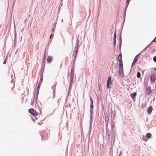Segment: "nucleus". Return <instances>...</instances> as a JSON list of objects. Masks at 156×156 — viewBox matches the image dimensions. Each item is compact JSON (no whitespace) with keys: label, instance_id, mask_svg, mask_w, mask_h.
Instances as JSON below:
<instances>
[{"label":"nucleus","instance_id":"f3484780","mask_svg":"<svg viewBox=\"0 0 156 156\" xmlns=\"http://www.w3.org/2000/svg\"><path fill=\"white\" fill-rule=\"evenodd\" d=\"M43 79V77L42 76H41L40 77V80L39 82V84H41L42 82Z\"/></svg>","mask_w":156,"mask_h":156},{"label":"nucleus","instance_id":"20e7f679","mask_svg":"<svg viewBox=\"0 0 156 156\" xmlns=\"http://www.w3.org/2000/svg\"><path fill=\"white\" fill-rule=\"evenodd\" d=\"M111 77L110 76H109L108 78V80H107V87L108 88H109L110 87H109V86L110 84H111L112 83H111Z\"/></svg>","mask_w":156,"mask_h":156},{"label":"nucleus","instance_id":"0eeeda50","mask_svg":"<svg viewBox=\"0 0 156 156\" xmlns=\"http://www.w3.org/2000/svg\"><path fill=\"white\" fill-rule=\"evenodd\" d=\"M42 137L45 139H47L48 137L47 133H43L42 135Z\"/></svg>","mask_w":156,"mask_h":156},{"label":"nucleus","instance_id":"4468645a","mask_svg":"<svg viewBox=\"0 0 156 156\" xmlns=\"http://www.w3.org/2000/svg\"><path fill=\"white\" fill-rule=\"evenodd\" d=\"M123 73V68L120 69H119V73L121 75H122Z\"/></svg>","mask_w":156,"mask_h":156},{"label":"nucleus","instance_id":"f03ea898","mask_svg":"<svg viewBox=\"0 0 156 156\" xmlns=\"http://www.w3.org/2000/svg\"><path fill=\"white\" fill-rule=\"evenodd\" d=\"M156 73H153L151 74V76L150 79L151 80L152 82H154L155 81L156 79V76L155 74Z\"/></svg>","mask_w":156,"mask_h":156},{"label":"nucleus","instance_id":"6e6552de","mask_svg":"<svg viewBox=\"0 0 156 156\" xmlns=\"http://www.w3.org/2000/svg\"><path fill=\"white\" fill-rule=\"evenodd\" d=\"M152 110V106L149 107L147 110V112L148 114H150L151 113Z\"/></svg>","mask_w":156,"mask_h":156},{"label":"nucleus","instance_id":"c756f323","mask_svg":"<svg viewBox=\"0 0 156 156\" xmlns=\"http://www.w3.org/2000/svg\"><path fill=\"white\" fill-rule=\"evenodd\" d=\"M13 87H12V88L11 89V90H12V89L13 88L14 86V84H13Z\"/></svg>","mask_w":156,"mask_h":156},{"label":"nucleus","instance_id":"dca6fc26","mask_svg":"<svg viewBox=\"0 0 156 156\" xmlns=\"http://www.w3.org/2000/svg\"><path fill=\"white\" fill-rule=\"evenodd\" d=\"M119 67L120 69L123 68V65L122 62H120L119 64Z\"/></svg>","mask_w":156,"mask_h":156},{"label":"nucleus","instance_id":"9d476101","mask_svg":"<svg viewBox=\"0 0 156 156\" xmlns=\"http://www.w3.org/2000/svg\"><path fill=\"white\" fill-rule=\"evenodd\" d=\"M122 55L121 54H120L119 55V56L118 57V60L119 61V62H122Z\"/></svg>","mask_w":156,"mask_h":156},{"label":"nucleus","instance_id":"423d86ee","mask_svg":"<svg viewBox=\"0 0 156 156\" xmlns=\"http://www.w3.org/2000/svg\"><path fill=\"white\" fill-rule=\"evenodd\" d=\"M74 72L72 71L70 73V82L71 83H73V81L74 79Z\"/></svg>","mask_w":156,"mask_h":156},{"label":"nucleus","instance_id":"39448f33","mask_svg":"<svg viewBox=\"0 0 156 156\" xmlns=\"http://www.w3.org/2000/svg\"><path fill=\"white\" fill-rule=\"evenodd\" d=\"M77 51H78V49L77 48H76V49H75L74 51L73 52V56H74V60H75L76 58V56L77 55Z\"/></svg>","mask_w":156,"mask_h":156},{"label":"nucleus","instance_id":"393cba45","mask_svg":"<svg viewBox=\"0 0 156 156\" xmlns=\"http://www.w3.org/2000/svg\"><path fill=\"white\" fill-rule=\"evenodd\" d=\"M72 71H73V72H74V68L73 67L71 69V72H72Z\"/></svg>","mask_w":156,"mask_h":156},{"label":"nucleus","instance_id":"2f4dec72","mask_svg":"<svg viewBox=\"0 0 156 156\" xmlns=\"http://www.w3.org/2000/svg\"><path fill=\"white\" fill-rule=\"evenodd\" d=\"M143 139L144 141H145V140H144V138H143Z\"/></svg>","mask_w":156,"mask_h":156},{"label":"nucleus","instance_id":"6ab92c4d","mask_svg":"<svg viewBox=\"0 0 156 156\" xmlns=\"http://www.w3.org/2000/svg\"><path fill=\"white\" fill-rule=\"evenodd\" d=\"M90 104H93V101L92 98L90 96Z\"/></svg>","mask_w":156,"mask_h":156},{"label":"nucleus","instance_id":"5701e85b","mask_svg":"<svg viewBox=\"0 0 156 156\" xmlns=\"http://www.w3.org/2000/svg\"><path fill=\"white\" fill-rule=\"evenodd\" d=\"M90 108L91 109V108H93V104H90Z\"/></svg>","mask_w":156,"mask_h":156},{"label":"nucleus","instance_id":"4be33fe9","mask_svg":"<svg viewBox=\"0 0 156 156\" xmlns=\"http://www.w3.org/2000/svg\"><path fill=\"white\" fill-rule=\"evenodd\" d=\"M152 42H156V36L154 39L152 41Z\"/></svg>","mask_w":156,"mask_h":156},{"label":"nucleus","instance_id":"f8f14e48","mask_svg":"<svg viewBox=\"0 0 156 156\" xmlns=\"http://www.w3.org/2000/svg\"><path fill=\"white\" fill-rule=\"evenodd\" d=\"M116 33H115L114 35V37H113V41H114V45H115L116 43Z\"/></svg>","mask_w":156,"mask_h":156},{"label":"nucleus","instance_id":"7ed1b4c3","mask_svg":"<svg viewBox=\"0 0 156 156\" xmlns=\"http://www.w3.org/2000/svg\"><path fill=\"white\" fill-rule=\"evenodd\" d=\"M151 92V90L150 87H147L145 91V93L146 94H150Z\"/></svg>","mask_w":156,"mask_h":156},{"label":"nucleus","instance_id":"9b49d317","mask_svg":"<svg viewBox=\"0 0 156 156\" xmlns=\"http://www.w3.org/2000/svg\"><path fill=\"white\" fill-rule=\"evenodd\" d=\"M52 59L51 57L50 56H48L47 59V61L49 63H50L52 61Z\"/></svg>","mask_w":156,"mask_h":156},{"label":"nucleus","instance_id":"ddd939ff","mask_svg":"<svg viewBox=\"0 0 156 156\" xmlns=\"http://www.w3.org/2000/svg\"><path fill=\"white\" fill-rule=\"evenodd\" d=\"M136 95V92H134L133 93L130 94V96L132 98L133 100V98H134V97Z\"/></svg>","mask_w":156,"mask_h":156},{"label":"nucleus","instance_id":"a211bd4d","mask_svg":"<svg viewBox=\"0 0 156 156\" xmlns=\"http://www.w3.org/2000/svg\"><path fill=\"white\" fill-rule=\"evenodd\" d=\"M137 76L138 78H140V72H138L137 73Z\"/></svg>","mask_w":156,"mask_h":156},{"label":"nucleus","instance_id":"412c9836","mask_svg":"<svg viewBox=\"0 0 156 156\" xmlns=\"http://www.w3.org/2000/svg\"><path fill=\"white\" fill-rule=\"evenodd\" d=\"M40 86H41V84H39H39L38 85V86L37 87V89L39 90V89L40 88Z\"/></svg>","mask_w":156,"mask_h":156},{"label":"nucleus","instance_id":"cd10ccee","mask_svg":"<svg viewBox=\"0 0 156 156\" xmlns=\"http://www.w3.org/2000/svg\"><path fill=\"white\" fill-rule=\"evenodd\" d=\"M6 63V62H5V61H4V62H3V64H5Z\"/></svg>","mask_w":156,"mask_h":156},{"label":"nucleus","instance_id":"aec40b11","mask_svg":"<svg viewBox=\"0 0 156 156\" xmlns=\"http://www.w3.org/2000/svg\"><path fill=\"white\" fill-rule=\"evenodd\" d=\"M153 60L155 62H156V56L154 57Z\"/></svg>","mask_w":156,"mask_h":156},{"label":"nucleus","instance_id":"7c9ffc66","mask_svg":"<svg viewBox=\"0 0 156 156\" xmlns=\"http://www.w3.org/2000/svg\"><path fill=\"white\" fill-rule=\"evenodd\" d=\"M154 70L156 71V68L154 69Z\"/></svg>","mask_w":156,"mask_h":156},{"label":"nucleus","instance_id":"2eb2a0df","mask_svg":"<svg viewBox=\"0 0 156 156\" xmlns=\"http://www.w3.org/2000/svg\"><path fill=\"white\" fill-rule=\"evenodd\" d=\"M151 136V135L150 133H148L146 134V136L147 137L150 138Z\"/></svg>","mask_w":156,"mask_h":156},{"label":"nucleus","instance_id":"bb28decb","mask_svg":"<svg viewBox=\"0 0 156 156\" xmlns=\"http://www.w3.org/2000/svg\"><path fill=\"white\" fill-rule=\"evenodd\" d=\"M45 57H44L43 61H44L45 60Z\"/></svg>","mask_w":156,"mask_h":156},{"label":"nucleus","instance_id":"a878e982","mask_svg":"<svg viewBox=\"0 0 156 156\" xmlns=\"http://www.w3.org/2000/svg\"><path fill=\"white\" fill-rule=\"evenodd\" d=\"M52 34H51L50 35V39H51V37H52Z\"/></svg>","mask_w":156,"mask_h":156},{"label":"nucleus","instance_id":"c85d7f7f","mask_svg":"<svg viewBox=\"0 0 156 156\" xmlns=\"http://www.w3.org/2000/svg\"><path fill=\"white\" fill-rule=\"evenodd\" d=\"M53 94H54V95H55V91H54V92L53 93Z\"/></svg>","mask_w":156,"mask_h":156},{"label":"nucleus","instance_id":"473e14b6","mask_svg":"<svg viewBox=\"0 0 156 156\" xmlns=\"http://www.w3.org/2000/svg\"><path fill=\"white\" fill-rule=\"evenodd\" d=\"M106 119H107V117H105V119H106Z\"/></svg>","mask_w":156,"mask_h":156},{"label":"nucleus","instance_id":"f257e3e1","mask_svg":"<svg viewBox=\"0 0 156 156\" xmlns=\"http://www.w3.org/2000/svg\"><path fill=\"white\" fill-rule=\"evenodd\" d=\"M28 112L34 117H35L37 115V112L36 111L32 108L29 109Z\"/></svg>","mask_w":156,"mask_h":156},{"label":"nucleus","instance_id":"b1692460","mask_svg":"<svg viewBox=\"0 0 156 156\" xmlns=\"http://www.w3.org/2000/svg\"><path fill=\"white\" fill-rule=\"evenodd\" d=\"M130 0H127L126 3L128 4Z\"/></svg>","mask_w":156,"mask_h":156},{"label":"nucleus","instance_id":"1a4fd4ad","mask_svg":"<svg viewBox=\"0 0 156 156\" xmlns=\"http://www.w3.org/2000/svg\"><path fill=\"white\" fill-rule=\"evenodd\" d=\"M138 55H136V56L135 57V58L133 62V63L132 64V66H133L136 62H137V60L138 59Z\"/></svg>","mask_w":156,"mask_h":156}]
</instances>
